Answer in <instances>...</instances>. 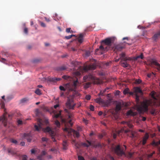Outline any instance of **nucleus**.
Returning <instances> with one entry per match:
<instances>
[{"label":"nucleus","mask_w":160,"mask_h":160,"mask_svg":"<svg viewBox=\"0 0 160 160\" xmlns=\"http://www.w3.org/2000/svg\"><path fill=\"white\" fill-rule=\"evenodd\" d=\"M95 102L99 104L104 103V101L101 98H97L95 100Z\"/></svg>","instance_id":"5701e85b"},{"label":"nucleus","mask_w":160,"mask_h":160,"mask_svg":"<svg viewBox=\"0 0 160 160\" xmlns=\"http://www.w3.org/2000/svg\"><path fill=\"white\" fill-rule=\"evenodd\" d=\"M152 65H154L156 66L157 69L160 71V64L157 62L156 60L154 59H151L149 64L150 66H152Z\"/></svg>","instance_id":"f8f14e48"},{"label":"nucleus","mask_w":160,"mask_h":160,"mask_svg":"<svg viewBox=\"0 0 160 160\" xmlns=\"http://www.w3.org/2000/svg\"><path fill=\"white\" fill-rule=\"evenodd\" d=\"M75 36V35H69L68 36H66L65 37V38L67 39H69L71 38L72 37Z\"/></svg>","instance_id":"a19ab883"},{"label":"nucleus","mask_w":160,"mask_h":160,"mask_svg":"<svg viewBox=\"0 0 160 160\" xmlns=\"http://www.w3.org/2000/svg\"><path fill=\"white\" fill-rule=\"evenodd\" d=\"M123 129V131L125 133H128V132H130V130L128 129H126V130H124V129Z\"/></svg>","instance_id":"e2e57ef3"},{"label":"nucleus","mask_w":160,"mask_h":160,"mask_svg":"<svg viewBox=\"0 0 160 160\" xmlns=\"http://www.w3.org/2000/svg\"><path fill=\"white\" fill-rule=\"evenodd\" d=\"M38 160H44V158L42 157V155H40L38 156Z\"/></svg>","instance_id":"c03bdc74"},{"label":"nucleus","mask_w":160,"mask_h":160,"mask_svg":"<svg viewBox=\"0 0 160 160\" xmlns=\"http://www.w3.org/2000/svg\"><path fill=\"white\" fill-rule=\"evenodd\" d=\"M28 100L27 99V98H24L22 99L21 101L22 103H24V102H26Z\"/></svg>","instance_id":"864d4df0"},{"label":"nucleus","mask_w":160,"mask_h":160,"mask_svg":"<svg viewBox=\"0 0 160 160\" xmlns=\"http://www.w3.org/2000/svg\"><path fill=\"white\" fill-rule=\"evenodd\" d=\"M83 34H80L79 35V37L77 39L79 42L80 43V44L83 42Z\"/></svg>","instance_id":"dca6fc26"},{"label":"nucleus","mask_w":160,"mask_h":160,"mask_svg":"<svg viewBox=\"0 0 160 160\" xmlns=\"http://www.w3.org/2000/svg\"><path fill=\"white\" fill-rule=\"evenodd\" d=\"M96 66L94 64L84 66L83 68V70L84 71H87L88 70H94L95 69Z\"/></svg>","instance_id":"9d476101"},{"label":"nucleus","mask_w":160,"mask_h":160,"mask_svg":"<svg viewBox=\"0 0 160 160\" xmlns=\"http://www.w3.org/2000/svg\"><path fill=\"white\" fill-rule=\"evenodd\" d=\"M70 31H71V28H67L66 29V32L68 33L71 32Z\"/></svg>","instance_id":"69168bd1"},{"label":"nucleus","mask_w":160,"mask_h":160,"mask_svg":"<svg viewBox=\"0 0 160 160\" xmlns=\"http://www.w3.org/2000/svg\"><path fill=\"white\" fill-rule=\"evenodd\" d=\"M0 122H2L4 127H6L7 124V119L4 115L0 117Z\"/></svg>","instance_id":"ddd939ff"},{"label":"nucleus","mask_w":160,"mask_h":160,"mask_svg":"<svg viewBox=\"0 0 160 160\" xmlns=\"http://www.w3.org/2000/svg\"><path fill=\"white\" fill-rule=\"evenodd\" d=\"M112 102V100L110 99H109L107 100L106 101H104V103L105 106L108 107L110 105L111 103Z\"/></svg>","instance_id":"aec40b11"},{"label":"nucleus","mask_w":160,"mask_h":160,"mask_svg":"<svg viewBox=\"0 0 160 160\" xmlns=\"http://www.w3.org/2000/svg\"><path fill=\"white\" fill-rule=\"evenodd\" d=\"M91 83L90 82H87L84 84V88L85 89L88 88L91 85Z\"/></svg>","instance_id":"cd10ccee"},{"label":"nucleus","mask_w":160,"mask_h":160,"mask_svg":"<svg viewBox=\"0 0 160 160\" xmlns=\"http://www.w3.org/2000/svg\"><path fill=\"white\" fill-rule=\"evenodd\" d=\"M139 58H141V59H142L143 58V55L142 53H141L140 55L136 57L135 59L137 60Z\"/></svg>","instance_id":"c756f323"},{"label":"nucleus","mask_w":160,"mask_h":160,"mask_svg":"<svg viewBox=\"0 0 160 160\" xmlns=\"http://www.w3.org/2000/svg\"><path fill=\"white\" fill-rule=\"evenodd\" d=\"M66 69V68L64 66L61 67L60 68V70H64Z\"/></svg>","instance_id":"bf43d9fd"},{"label":"nucleus","mask_w":160,"mask_h":160,"mask_svg":"<svg viewBox=\"0 0 160 160\" xmlns=\"http://www.w3.org/2000/svg\"><path fill=\"white\" fill-rule=\"evenodd\" d=\"M87 142L88 143H82V145H83L84 146L87 147H88L92 145V143L91 142H89V141L87 140Z\"/></svg>","instance_id":"a878e982"},{"label":"nucleus","mask_w":160,"mask_h":160,"mask_svg":"<svg viewBox=\"0 0 160 160\" xmlns=\"http://www.w3.org/2000/svg\"><path fill=\"white\" fill-rule=\"evenodd\" d=\"M17 122H18V124H19V125H21L22 124V121H21L20 120H18L17 121Z\"/></svg>","instance_id":"13d9d810"},{"label":"nucleus","mask_w":160,"mask_h":160,"mask_svg":"<svg viewBox=\"0 0 160 160\" xmlns=\"http://www.w3.org/2000/svg\"><path fill=\"white\" fill-rule=\"evenodd\" d=\"M44 122L46 125H48L49 123L48 120L47 119H45L44 121Z\"/></svg>","instance_id":"49530a36"},{"label":"nucleus","mask_w":160,"mask_h":160,"mask_svg":"<svg viewBox=\"0 0 160 160\" xmlns=\"http://www.w3.org/2000/svg\"><path fill=\"white\" fill-rule=\"evenodd\" d=\"M124 48V47L121 46L120 45H117L115 46V50L116 51H121Z\"/></svg>","instance_id":"f3484780"},{"label":"nucleus","mask_w":160,"mask_h":160,"mask_svg":"<svg viewBox=\"0 0 160 160\" xmlns=\"http://www.w3.org/2000/svg\"><path fill=\"white\" fill-rule=\"evenodd\" d=\"M152 145L155 146H157L158 145V142H156L154 141H153L152 142Z\"/></svg>","instance_id":"4c0bfd02"},{"label":"nucleus","mask_w":160,"mask_h":160,"mask_svg":"<svg viewBox=\"0 0 160 160\" xmlns=\"http://www.w3.org/2000/svg\"><path fill=\"white\" fill-rule=\"evenodd\" d=\"M55 123L58 127H59L60 125V123L58 121L56 120L55 122Z\"/></svg>","instance_id":"72a5a7b5"},{"label":"nucleus","mask_w":160,"mask_h":160,"mask_svg":"<svg viewBox=\"0 0 160 160\" xmlns=\"http://www.w3.org/2000/svg\"><path fill=\"white\" fill-rule=\"evenodd\" d=\"M39 62V60L38 59H34L32 61V62H33L34 63H36L38 62Z\"/></svg>","instance_id":"603ef678"},{"label":"nucleus","mask_w":160,"mask_h":160,"mask_svg":"<svg viewBox=\"0 0 160 160\" xmlns=\"http://www.w3.org/2000/svg\"><path fill=\"white\" fill-rule=\"evenodd\" d=\"M121 63V65L124 68H127L129 66V64L128 63L126 62H120Z\"/></svg>","instance_id":"bb28decb"},{"label":"nucleus","mask_w":160,"mask_h":160,"mask_svg":"<svg viewBox=\"0 0 160 160\" xmlns=\"http://www.w3.org/2000/svg\"><path fill=\"white\" fill-rule=\"evenodd\" d=\"M67 107L69 109H73L75 104L74 103L73 100L72 99L68 98L66 103Z\"/></svg>","instance_id":"423d86ee"},{"label":"nucleus","mask_w":160,"mask_h":160,"mask_svg":"<svg viewBox=\"0 0 160 160\" xmlns=\"http://www.w3.org/2000/svg\"><path fill=\"white\" fill-rule=\"evenodd\" d=\"M121 109V105L119 104H117L116 107V110L117 111H118Z\"/></svg>","instance_id":"473e14b6"},{"label":"nucleus","mask_w":160,"mask_h":160,"mask_svg":"<svg viewBox=\"0 0 160 160\" xmlns=\"http://www.w3.org/2000/svg\"><path fill=\"white\" fill-rule=\"evenodd\" d=\"M61 79L60 78L54 77L50 78V81L52 82H56L57 81H60Z\"/></svg>","instance_id":"393cba45"},{"label":"nucleus","mask_w":160,"mask_h":160,"mask_svg":"<svg viewBox=\"0 0 160 160\" xmlns=\"http://www.w3.org/2000/svg\"><path fill=\"white\" fill-rule=\"evenodd\" d=\"M24 32L25 34H28V29L27 28H24Z\"/></svg>","instance_id":"5fc2aeb1"},{"label":"nucleus","mask_w":160,"mask_h":160,"mask_svg":"<svg viewBox=\"0 0 160 160\" xmlns=\"http://www.w3.org/2000/svg\"><path fill=\"white\" fill-rule=\"evenodd\" d=\"M22 160H27V157L26 155H22L21 157Z\"/></svg>","instance_id":"e433bc0d"},{"label":"nucleus","mask_w":160,"mask_h":160,"mask_svg":"<svg viewBox=\"0 0 160 160\" xmlns=\"http://www.w3.org/2000/svg\"><path fill=\"white\" fill-rule=\"evenodd\" d=\"M86 98L87 100H89L91 99V96L89 95H87L86 96Z\"/></svg>","instance_id":"8fccbe9b"},{"label":"nucleus","mask_w":160,"mask_h":160,"mask_svg":"<svg viewBox=\"0 0 160 160\" xmlns=\"http://www.w3.org/2000/svg\"><path fill=\"white\" fill-rule=\"evenodd\" d=\"M78 160H85L83 157L81 156H78Z\"/></svg>","instance_id":"09e8293b"},{"label":"nucleus","mask_w":160,"mask_h":160,"mask_svg":"<svg viewBox=\"0 0 160 160\" xmlns=\"http://www.w3.org/2000/svg\"><path fill=\"white\" fill-rule=\"evenodd\" d=\"M121 123L125 124L126 126H128L129 128H132L133 125H132L129 122H126L124 121L122 122Z\"/></svg>","instance_id":"6ab92c4d"},{"label":"nucleus","mask_w":160,"mask_h":160,"mask_svg":"<svg viewBox=\"0 0 160 160\" xmlns=\"http://www.w3.org/2000/svg\"><path fill=\"white\" fill-rule=\"evenodd\" d=\"M155 151H153L152 153H151L149 154H148L147 155V157L148 158H151L152 157V155L155 154Z\"/></svg>","instance_id":"f704fd0d"},{"label":"nucleus","mask_w":160,"mask_h":160,"mask_svg":"<svg viewBox=\"0 0 160 160\" xmlns=\"http://www.w3.org/2000/svg\"><path fill=\"white\" fill-rule=\"evenodd\" d=\"M61 111H60L59 113L55 114L54 116V117L55 118H57L58 117H59L61 115Z\"/></svg>","instance_id":"58836bf2"},{"label":"nucleus","mask_w":160,"mask_h":160,"mask_svg":"<svg viewBox=\"0 0 160 160\" xmlns=\"http://www.w3.org/2000/svg\"><path fill=\"white\" fill-rule=\"evenodd\" d=\"M75 74L77 76H79L81 75V73L78 72H75Z\"/></svg>","instance_id":"338daca9"},{"label":"nucleus","mask_w":160,"mask_h":160,"mask_svg":"<svg viewBox=\"0 0 160 160\" xmlns=\"http://www.w3.org/2000/svg\"><path fill=\"white\" fill-rule=\"evenodd\" d=\"M48 139L45 137H43L42 138V140L43 142H47L48 141Z\"/></svg>","instance_id":"a18cd8bd"},{"label":"nucleus","mask_w":160,"mask_h":160,"mask_svg":"<svg viewBox=\"0 0 160 160\" xmlns=\"http://www.w3.org/2000/svg\"><path fill=\"white\" fill-rule=\"evenodd\" d=\"M88 80L89 81H92L94 84L99 83V82H96V80H98V79L94 77L91 74H89L88 75Z\"/></svg>","instance_id":"9b49d317"},{"label":"nucleus","mask_w":160,"mask_h":160,"mask_svg":"<svg viewBox=\"0 0 160 160\" xmlns=\"http://www.w3.org/2000/svg\"><path fill=\"white\" fill-rule=\"evenodd\" d=\"M88 79V75H86L84 76L83 77V80L84 81V82L86 81V80Z\"/></svg>","instance_id":"6e6d98bb"},{"label":"nucleus","mask_w":160,"mask_h":160,"mask_svg":"<svg viewBox=\"0 0 160 160\" xmlns=\"http://www.w3.org/2000/svg\"><path fill=\"white\" fill-rule=\"evenodd\" d=\"M112 38H108L102 40L101 41V44L100 46L98 49L96 50V52H97L100 49L102 51H107L111 46V43L112 42Z\"/></svg>","instance_id":"7ed1b4c3"},{"label":"nucleus","mask_w":160,"mask_h":160,"mask_svg":"<svg viewBox=\"0 0 160 160\" xmlns=\"http://www.w3.org/2000/svg\"><path fill=\"white\" fill-rule=\"evenodd\" d=\"M44 18L46 21L48 22H49L50 21V20L49 18H48L46 17H44Z\"/></svg>","instance_id":"0e129e2a"},{"label":"nucleus","mask_w":160,"mask_h":160,"mask_svg":"<svg viewBox=\"0 0 160 160\" xmlns=\"http://www.w3.org/2000/svg\"><path fill=\"white\" fill-rule=\"evenodd\" d=\"M142 82V81L140 79H136L135 81V83L136 84H140Z\"/></svg>","instance_id":"ea45409f"},{"label":"nucleus","mask_w":160,"mask_h":160,"mask_svg":"<svg viewBox=\"0 0 160 160\" xmlns=\"http://www.w3.org/2000/svg\"><path fill=\"white\" fill-rule=\"evenodd\" d=\"M50 151H51L55 153H57L58 152V151L57 149L54 148H52L50 149Z\"/></svg>","instance_id":"79ce46f5"},{"label":"nucleus","mask_w":160,"mask_h":160,"mask_svg":"<svg viewBox=\"0 0 160 160\" xmlns=\"http://www.w3.org/2000/svg\"><path fill=\"white\" fill-rule=\"evenodd\" d=\"M38 125H34V128L35 129V130L39 131L42 128V120L41 119H39L38 121Z\"/></svg>","instance_id":"6e6552de"},{"label":"nucleus","mask_w":160,"mask_h":160,"mask_svg":"<svg viewBox=\"0 0 160 160\" xmlns=\"http://www.w3.org/2000/svg\"><path fill=\"white\" fill-rule=\"evenodd\" d=\"M10 141L11 142H12V143H14V144H17L18 142L15 139H14L13 138H11V139H10Z\"/></svg>","instance_id":"c9c22d12"},{"label":"nucleus","mask_w":160,"mask_h":160,"mask_svg":"<svg viewBox=\"0 0 160 160\" xmlns=\"http://www.w3.org/2000/svg\"><path fill=\"white\" fill-rule=\"evenodd\" d=\"M135 96H136V100L138 102L139 101V96H138V94L137 93L136 94Z\"/></svg>","instance_id":"4d7b16f0"},{"label":"nucleus","mask_w":160,"mask_h":160,"mask_svg":"<svg viewBox=\"0 0 160 160\" xmlns=\"http://www.w3.org/2000/svg\"><path fill=\"white\" fill-rule=\"evenodd\" d=\"M39 23L40 24L41 26L43 27H46V24L43 22L40 21Z\"/></svg>","instance_id":"37998d69"},{"label":"nucleus","mask_w":160,"mask_h":160,"mask_svg":"<svg viewBox=\"0 0 160 160\" xmlns=\"http://www.w3.org/2000/svg\"><path fill=\"white\" fill-rule=\"evenodd\" d=\"M160 38V30L157 33H155L152 37V39L155 41H156L157 40Z\"/></svg>","instance_id":"2eb2a0df"},{"label":"nucleus","mask_w":160,"mask_h":160,"mask_svg":"<svg viewBox=\"0 0 160 160\" xmlns=\"http://www.w3.org/2000/svg\"><path fill=\"white\" fill-rule=\"evenodd\" d=\"M112 150L119 156H122L125 155V152L121 149L120 145H118L115 147L113 148Z\"/></svg>","instance_id":"20e7f679"},{"label":"nucleus","mask_w":160,"mask_h":160,"mask_svg":"<svg viewBox=\"0 0 160 160\" xmlns=\"http://www.w3.org/2000/svg\"><path fill=\"white\" fill-rule=\"evenodd\" d=\"M130 137L132 138H133L135 137V135L133 133V132L132 131H131V136Z\"/></svg>","instance_id":"052dcab7"},{"label":"nucleus","mask_w":160,"mask_h":160,"mask_svg":"<svg viewBox=\"0 0 160 160\" xmlns=\"http://www.w3.org/2000/svg\"><path fill=\"white\" fill-rule=\"evenodd\" d=\"M137 113L136 112H133L132 110H129L127 112V116H135L137 115Z\"/></svg>","instance_id":"412c9836"},{"label":"nucleus","mask_w":160,"mask_h":160,"mask_svg":"<svg viewBox=\"0 0 160 160\" xmlns=\"http://www.w3.org/2000/svg\"><path fill=\"white\" fill-rule=\"evenodd\" d=\"M133 89L134 92L136 93L137 92L141 93L142 92V90L138 87H135Z\"/></svg>","instance_id":"4be33fe9"},{"label":"nucleus","mask_w":160,"mask_h":160,"mask_svg":"<svg viewBox=\"0 0 160 160\" xmlns=\"http://www.w3.org/2000/svg\"><path fill=\"white\" fill-rule=\"evenodd\" d=\"M129 90L128 88H126L123 91V93L124 94L126 95L127 94H128L129 92Z\"/></svg>","instance_id":"2f4dec72"},{"label":"nucleus","mask_w":160,"mask_h":160,"mask_svg":"<svg viewBox=\"0 0 160 160\" xmlns=\"http://www.w3.org/2000/svg\"><path fill=\"white\" fill-rule=\"evenodd\" d=\"M62 145L63 146V149L66 150L67 149V146L68 144L66 140H64L62 143Z\"/></svg>","instance_id":"b1692460"},{"label":"nucleus","mask_w":160,"mask_h":160,"mask_svg":"<svg viewBox=\"0 0 160 160\" xmlns=\"http://www.w3.org/2000/svg\"><path fill=\"white\" fill-rule=\"evenodd\" d=\"M90 109L92 111H94V107L93 105H91L90 106Z\"/></svg>","instance_id":"3c124183"},{"label":"nucleus","mask_w":160,"mask_h":160,"mask_svg":"<svg viewBox=\"0 0 160 160\" xmlns=\"http://www.w3.org/2000/svg\"><path fill=\"white\" fill-rule=\"evenodd\" d=\"M109 158L110 160H115L114 158L111 155L109 156Z\"/></svg>","instance_id":"774afa93"},{"label":"nucleus","mask_w":160,"mask_h":160,"mask_svg":"<svg viewBox=\"0 0 160 160\" xmlns=\"http://www.w3.org/2000/svg\"><path fill=\"white\" fill-rule=\"evenodd\" d=\"M119 56L120 58H122V61H121L120 62H122L123 61L126 62L127 61H130L132 60L130 58L125 57L126 54L125 53L122 52L120 54Z\"/></svg>","instance_id":"1a4fd4ad"},{"label":"nucleus","mask_w":160,"mask_h":160,"mask_svg":"<svg viewBox=\"0 0 160 160\" xmlns=\"http://www.w3.org/2000/svg\"><path fill=\"white\" fill-rule=\"evenodd\" d=\"M72 144H75V146L76 147H77V143L76 142V141L75 140H72Z\"/></svg>","instance_id":"de8ad7c7"},{"label":"nucleus","mask_w":160,"mask_h":160,"mask_svg":"<svg viewBox=\"0 0 160 160\" xmlns=\"http://www.w3.org/2000/svg\"><path fill=\"white\" fill-rule=\"evenodd\" d=\"M22 135H23L22 137L24 138L27 139L28 142H31L32 138L30 133H24Z\"/></svg>","instance_id":"0eeeda50"},{"label":"nucleus","mask_w":160,"mask_h":160,"mask_svg":"<svg viewBox=\"0 0 160 160\" xmlns=\"http://www.w3.org/2000/svg\"><path fill=\"white\" fill-rule=\"evenodd\" d=\"M62 78L65 80H72L73 79L70 77V76L67 75H64L62 77Z\"/></svg>","instance_id":"c85d7f7f"},{"label":"nucleus","mask_w":160,"mask_h":160,"mask_svg":"<svg viewBox=\"0 0 160 160\" xmlns=\"http://www.w3.org/2000/svg\"><path fill=\"white\" fill-rule=\"evenodd\" d=\"M35 92L37 94L39 95H41L42 94L41 90L38 88L36 89Z\"/></svg>","instance_id":"7c9ffc66"},{"label":"nucleus","mask_w":160,"mask_h":160,"mask_svg":"<svg viewBox=\"0 0 160 160\" xmlns=\"http://www.w3.org/2000/svg\"><path fill=\"white\" fill-rule=\"evenodd\" d=\"M8 152L13 155L17 154L16 151L12 148H8Z\"/></svg>","instance_id":"a211bd4d"},{"label":"nucleus","mask_w":160,"mask_h":160,"mask_svg":"<svg viewBox=\"0 0 160 160\" xmlns=\"http://www.w3.org/2000/svg\"><path fill=\"white\" fill-rule=\"evenodd\" d=\"M80 83L77 78L73 80L72 83H68L65 84L64 87L60 86L59 89L61 91H65L67 90L68 91H75L78 86H79Z\"/></svg>","instance_id":"f03ea898"},{"label":"nucleus","mask_w":160,"mask_h":160,"mask_svg":"<svg viewBox=\"0 0 160 160\" xmlns=\"http://www.w3.org/2000/svg\"><path fill=\"white\" fill-rule=\"evenodd\" d=\"M43 131L45 132H48L52 137V139L53 142H55L56 140L54 138V132L49 127H47L42 129Z\"/></svg>","instance_id":"39448f33"},{"label":"nucleus","mask_w":160,"mask_h":160,"mask_svg":"<svg viewBox=\"0 0 160 160\" xmlns=\"http://www.w3.org/2000/svg\"><path fill=\"white\" fill-rule=\"evenodd\" d=\"M155 109H153L151 112V113L153 115L155 113Z\"/></svg>","instance_id":"680f3d73"},{"label":"nucleus","mask_w":160,"mask_h":160,"mask_svg":"<svg viewBox=\"0 0 160 160\" xmlns=\"http://www.w3.org/2000/svg\"><path fill=\"white\" fill-rule=\"evenodd\" d=\"M72 117V115L69 114L68 120L67 121L65 120H63V122L64 123L65 127L63 130L68 133V135L69 136L71 135L72 133L74 138H78L80 136L79 132L71 128L73 125V123L71 122L72 119L71 118Z\"/></svg>","instance_id":"f257e3e1"},{"label":"nucleus","mask_w":160,"mask_h":160,"mask_svg":"<svg viewBox=\"0 0 160 160\" xmlns=\"http://www.w3.org/2000/svg\"><path fill=\"white\" fill-rule=\"evenodd\" d=\"M149 135L148 133H146L144 136L143 137L142 141H141L140 142H142V145H144L147 142V140L148 139Z\"/></svg>","instance_id":"4468645a"}]
</instances>
